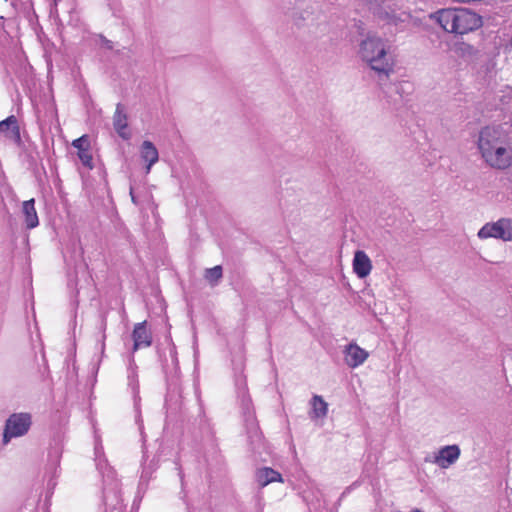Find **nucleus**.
<instances>
[{
    "mask_svg": "<svg viewBox=\"0 0 512 512\" xmlns=\"http://www.w3.org/2000/svg\"><path fill=\"white\" fill-rule=\"evenodd\" d=\"M95 460L97 468L99 469L100 473L103 476V498L104 501L107 503L109 500V491H114L118 488V482L115 478V471L107 464L103 454V447L101 445H96L95 447Z\"/></svg>",
    "mask_w": 512,
    "mask_h": 512,
    "instance_id": "6",
    "label": "nucleus"
},
{
    "mask_svg": "<svg viewBox=\"0 0 512 512\" xmlns=\"http://www.w3.org/2000/svg\"><path fill=\"white\" fill-rule=\"evenodd\" d=\"M8 131L11 132V138L16 141L20 140V129L18 126V121L17 118L13 115L0 122V132L7 133Z\"/></svg>",
    "mask_w": 512,
    "mask_h": 512,
    "instance_id": "17",
    "label": "nucleus"
},
{
    "mask_svg": "<svg viewBox=\"0 0 512 512\" xmlns=\"http://www.w3.org/2000/svg\"><path fill=\"white\" fill-rule=\"evenodd\" d=\"M32 420L29 413H14L6 420L3 444L6 445L12 438H17L25 435L31 426Z\"/></svg>",
    "mask_w": 512,
    "mask_h": 512,
    "instance_id": "5",
    "label": "nucleus"
},
{
    "mask_svg": "<svg viewBox=\"0 0 512 512\" xmlns=\"http://www.w3.org/2000/svg\"><path fill=\"white\" fill-rule=\"evenodd\" d=\"M222 278V267L220 265L209 268L205 271V279L210 283H216Z\"/></svg>",
    "mask_w": 512,
    "mask_h": 512,
    "instance_id": "20",
    "label": "nucleus"
},
{
    "mask_svg": "<svg viewBox=\"0 0 512 512\" xmlns=\"http://www.w3.org/2000/svg\"><path fill=\"white\" fill-rule=\"evenodd\" d=\"M61 456V451L58 448L50 451L49 458L53 462V464H57L59 462Z\"/></svg>",
    "mask_w": 512,
    "mask_h": 512,
    "instance_id": "23",
    "label": "nucleus"
},
{
    "mask_svg": "<svg viewBox=\"0 0 512 512\" xmlns=\"http://www.w3.org/2000/svg\"><path fill=\"white\" fill-rule=\"evenodd\" d=\"M140 157L146 163V174L159 160V153L156 146L149 140H145L140 147Z\"/></svg>",
    "mask_w": 512,
    "mask_h": 512,
    "instance_id": "12",
    "label": "nucleus"
},
{
    "mask_svg": "<svg viewBox=\"0 0 512 512\" xmlns=\"http://www.w3.org/2000/svg\"><path fill=\"white\" fill-rule=\"evenodd\" d=\"M460 457V449L457 445H448L442 447L433 458L426 457V462L438 465L440 468L447 469L453 465Z\"/></svg>",
    "mask_w": 512,
    "mask_h": 512,
    "instance_id": "7",
    "label": "nucleus"
},
{
    "mask_svg": "<svg viewBox=\"0 0 512 512\" xmlns=\"http://www.w3.org/2000/svg\"><path fill=\"white\" fill-rule=\"evenodd\" d=\"M129 383L132 384L134 382V371L132 370L128 375Z\"/></svg>",
    "mask_w": 512,
    "mask_h": 512,
    "instance_id": "25",
    "label": "nucleus"
},
{
    "mask_svg": "<svg viewBox=\"0 0 512 512\" xmlns=\"http://www.w3.org/2000/svg\"><path fill=\"white\" fill-rule=\"evenodd\" d=\"M72 146L79 151L86 150L90 147V142L87 135H83L72 142Z\"/></svg>",
    "mask_w": 512,
    "mask_h": 512,
    "instance_id": "22",
    "label": "nucleus"
},
{
    "mask_svg": "<svg viewBox=\"0 0 512 512\" xmlns=\"http://www.w3.org/2000/svg\"><path fill=\"white\" fill-rule=\"evenodd\" d=\"M22 213L24 215V221L27 229H33L39 225L34 199L23 202Z\"/></svg>",
    "mask_w": 512,
    "mask_h": 512,
    "instance_id": "13",
    "label": "nucleus"
},
{
    "mask_svg": "<svg viewBox=\"0 0 512 512\" xmlns=\"http://www.w3.org/2000/svg\"><path fill=\"white\" fill-rule=\"evenodd\" d=\"M342 352L345 364L352 369L363 365L369 357L368 351L354 342L347 344Z\"/></svg>",
    "mask_w": 512,
    "mask_h": 512,
    "instance_id": "8",
    "label": "nucleus"
},
{
    "mask_svg": "<svg viewBox=\"0 0 512 512\" xmlns=\"http://www.w3.org/2000/svg\"><path fill=\"white\" fill-rule=\"evenodd\" d=\"M498 221L500 240L504 242L512 241V219L500 218Z\"/></svg>",
    "mask_w": 512,
    "mask_h": 512,
    "instance_id": "19",
    "label": "nucleus"
},
{
    "mask_svg": "<svg viewBox=\"0 0 512 512\" xmlns=\"http://www.w3.org/2000/svg\"><path fill=\"white\" fill-rule=\"evenodd\" d=\"M359 56L379 78L394 73L396 57L392 45L377 34L368 33L359 45Z\"/></svg>",
    "mask_w": 512,
    "mask_h": 512,
    "instance_id": "2",
    "label": "nucleus"
},
{
    "mask_svg": "<svg viewBox=\"0 0 512 512\" xmlns=\"http://www.w3.org/2000/svg\"><path fill=\"white\" fill-rule=\"evenodd\" d=\"M130 195H131L132 201L135 203V197L133 195V189L132 188L130 189Z\"/></svg>",
    "mask_w": 512,
    "mask_h": 512,
    "instance_id": "27",
    "label": "nucleus"
},
{
    "mask_svg": "<svg viewBox=\"0 0 512 512\" xmlns=\"http://www.w3.org/2000/svg\"><path fill=\"white\" fill-rule=\"evenodd\" d=\"M78 157L84 166L88 167L89 169L93 168V159L89 148L86 150L79 151Z\"/></svg>",
    "mask_w": 512,
    "mask_h": 512,
    "instance_id": "21",
    "label": "nucleus"
},
{
    "mask_svg": "<svg viewBox=\"0 0 512 512\" xmlns=\"http://www.w3.org/2000/svg\"><path fill=\"white\" fill-rule=\"evenodd\" d=\"M256 480L261 487H265L272 482H283L281 474L269 467L259 469L256 473Z\"/></svg>",
    "mask_w": 512,
    "mask_h": 512,
    "instance_id": "15",
    "label": "nucleus"
},
{
    "mask_svg": "<svg viewBox=\"0 0 512 512\" xmlns=\"http://www.w3.org/2000/svg\"><path fill=\"white\" fill-rule=\"evenodd\" d=\"M318 17L319 14H317L313 9L306 8L294 13L292 20L293 23L300 28L313 24L316 20H318Z\"/></svg>",
    "mask_w": 512,
    "mask_h": 512,
    "instance_id": "16",
    "label": "nucleus"
},
{
    "mask_svg": "<svg viewBox=\"0 0 512 512\" xmlns=\"http://www.w3.org/2000/svg\"><path fill=\"white\" fill-rule=\"evenodd\" d=\"M440 26L449 33L463 35L478 29L482 19L476 13L465 8H446L432 15Z\"/></svg>",
    "mask_w": 512,
    "mask_h": 512,
    "instance_id": "3",
    "label": "nucleus"
},
{
    "mask_svg": "<svg viewBox=\"0 0 512 512\" xmlns=\"http://www.w3.org/2000/svg\"><path fill=\"white\" fill-rule=\"evenodd\" d=\"M353 272L358 278H366L372 271L373 265L369 256L363 250H356L352 260Z\"/></svg>",
    "mask_w": 512,
    "mask_h": 512,
    "instance_id": "9",
    "label": "nucleus"
},
{
    "mask_svg": "<svg viewBox=\"0 0 512 512\" xmlns=\"http://www.w3.org/2000/svg\"><path fill=\"white\" fill-rule=\"evenodd\" d=\"M133 338V350L136 351L140 348H147L152 343V334L147 328V322L143 321L137 323L134 326V330L132 333Z\"/></svg>",
    "mask_w": 512,
    "mask_h": 512,
    "instance_id": "10",
    "label": "nucleus"
},
{
    "mask_svg": "<svg viewBox=\"0 0 512 512\" xmlns=\"http://www.w3.org/2000/svg\"><path fill=\"white\" fill-rule=\"evenodd\" d=\"M370 13L384 25L397 26L404 22L407 14L396 0H363Z\"/></svg>",
    "mask_w": 512,
    "mask_h": 512,
    "instance_id": "4",
    "label": "nucleus"
},
{
    "mask_svg": "<svg viewBox=\"0 0 512 512\" xmlns=\"http://www.w3.org/2000/svg\"><path fill=\"white\" fill-rule=\"evenodd\" d=\"M113 126L122 139L128 140L131 137V133L128 131L127 114L121 104H117L116 106L113 116Z\"/></svg>",
    "mask_w": 512,
    "mask_h": 512,
    "instance_id": "11",
    "label": "nucleus"
},
{
    "mask_svg": "<svg viewBox=\"0 0 512 512\" xmlns=\"http://www.w3.org/2000/svg\"><path fill=\"white\" fill-rule=\"evenodd\" d=\"M311 410L309 412L310 418L324 419L328 414V403L320 395H314L310 401Z\"/></svg>",
    "mask_w": 512,
    "mask_h": 512,
    "instance_id": "14",
    "label": "nucleus"
},
{
    "mask_svg": "<svg viewBox=\"0 0 512 512\" xmlns=\"http://www.w3.org/2000/svg\"><path fill=\"white\" fill-rule=\"evenodd\" d=\"M478 149L483 161L493 169L506 170L512 165V141L500 126H487L480 131Z\"/></svg>",
    "mask_w": 512,
    "mask_h": 512,
    "instance_id": "1",
    "label": "nucleus"
},
{
    "mask_svg": "<svg viewBox=\"0 0 512 512\" xmlns=\"http://www.w3.org/2000/svg\"><path fill=\"white\" fill-rule=\"evenodd\" d=\"M303 498L308 503V505H313V501L310 500V497L306 492L304 493Z\"/></svg>",
    "mask_w": 512,
    "mask_h": 512,
    "instance_id": "24",
    "label": "nucleus"
},
{
    "mask_svg": "<svg viewBox=\"0 0 512 512\" xmlns=\"http://www.w3.org/2000/svg\"><path fill=\"white\" fill-rule=\"evenodd\" d=\"M477 236L481 240L488 238L500 239L498 221L486 223L478 231Z\"/></svg>",
    "mask_w": 512,
    "mask_h": 512,
    "instance_id": "18",
    "label": "nucleus"
},
{
    "mask_svg": "<svg viewBox=\"0 0 512 512\" xmlns=\"http://www.w3.org/2000/svg\"><path fill=\"white\" fill-rule=\"evenodd\" d=\"M242 402H243V405H244L246 408H248V407H249V404H250V399H249V398H247V399H246V398H244Z\"/></svg>",
    "mask_w": 512,
    "mask_h": 512,
    "instance_id": "26",
    "label": "nucleus"
}]
</instances>
